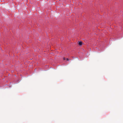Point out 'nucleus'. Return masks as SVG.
I'll return each mask as SVG.
<instances>
[{
  "label": "nucleus",
  "mask_w": 123,
  "mask_h": 123,
  "mask_svg": "<svg viewBox=\"0 0 123 123\" xmlns=\"http://www.w3.org/2000/svg\"><path fill=\"white\" fill-rule=\"evenodd\" d=\"M61 40H62V39H61Z\"/></svg>",
  "instance_id": "nucleus-4"
},
{
  "label": "nucleus",
  "mask_w": 123,
  "mask_h": 123,
  "mask_svg": "<svg viewBox=\"0 0 123 123\" xmlns=\"http://www.w3.org/2000/svg\"><path fill=\"white\" fill-rule=\"evenodd\" d=\"M78 44L80 46H81L82 45V42L81 41L78 42Z\"/></svg>",
  "instance_id": "nucleus-1"
},
{
  "label": "nucleus",
  "mask_w": 123,
  "mask_h": 123,
  "mask_svg": "<svg viewBox=\"0 0 123 123\" xmlns=\"http://www.w3.org/2000/svg\"><path fill=\"white\" fill-rule=\"evenodd\" d=\"M66 59H67V61H68V60H69V59H68V58H67Z\"/></svg>",
  "instance_id": "nucleus-3"
},
{
  "label": "nucleus",
  "mask_w": 123,
  "mask_h": 123,
  "mask_svg": "<svg viewBox=\"0 0 123 123\" xmlns=\"http://www.w3.org/2000/svg\"><path fill=\"white\" fill-rule=\"evenodd\" d=\"M63 59L64 60H65L66 59L64 57L63 58Z\"/></svg>",
  "instance_id": "nucleus-2"
}]
</instances>
